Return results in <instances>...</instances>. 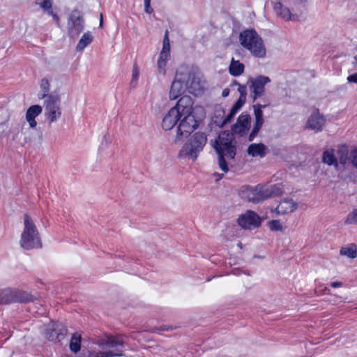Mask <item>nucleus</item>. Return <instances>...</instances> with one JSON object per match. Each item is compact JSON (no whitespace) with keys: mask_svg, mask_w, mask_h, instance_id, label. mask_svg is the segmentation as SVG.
<instances>
[{"mask_svg":"<svg viewBox=\"0 0 357 357\" xmlns=\"http://www.w3.org/2000/svg\"><path fill=\"white\" fill-rule=\"evenodd\" d=\"M67 333L66 328L59 322L51 323L45 333L46 338L50 341H61L63 340Z\"/></svg>","mask_w":357,"mask_h":357,"instance_id":"obj_13","label":"nucleus"},{"mask_svg":"<svg viewBox=\"0 0 357 357\" xmlns=\"http://www.w3.org/2000/svg\"><path fill=\"white\" fill-rule=\"evenodd\" d=\"M207 137L203 132H195L192 138L186 142L180 150L178 156L180 158H188L195 160L205 144Z\"/></svg>","mask_w":357,"mask_h":357,"instance_id":"obj_7","label":"nucleus"},{"mask_svg":"<svg viewBox=\"0 0 357 357\" xmlns=\"http://www.w3.org/2000/svg\"><path fill=\"white\" fill-rule=\"evenodd\" d=\"M264 199L278 196L282 194V190L280 185H262Z\"/></svg>","mask_w":357,"mask_h":357,"instance_id":"obj_24","label":"nucleus"},{"mask_svg":"<svg viewBox=\"0 0 357 357\" xmlns=\"http://www.w3.org/2000/svg\"><path fill=\"white\" fill-rule=\"evenodd\" d=\"M39 3L40 7L45 11L46 10H50L52 7V0H41Z\"/></svg>","mask_w":357,"mask_h":357,"instance_id":"obj_36","label":"nucleus"},{"mask_svg":"<svg viewBox=\"0 0 357 357\" xmlns=\"http://www.w3.org/2000/svg\"><path fill=\"white\" fill-rule=\"evenodd\" d=\"M345 223L349 225L357 223V209L353 210V211L347 215Z\"/></svg>","mask_w":357,"mask_h":357,"instance_id":"obj_33","label":"nucleus"},{"mask_svg":"<svg viewBox=\"0 0 357 357\" xmlns=\"http://www.w3.org/2000/svg\"><path fill=\"white\" fill-rule=\"evenodd\" d=\"M238 222L243 229H253L261 225V219L257 213L250 210L238 218Z\"/></svg>","mask_w":357,"mask_h":357,"instance_id":"obj_12","label":"nucleus"},{"mask_svg":"<svg viewBox=\"0 0 357 357\" xmlns=\"http://www.w3.org/2000/svg\"><path fill=\"white\" fill-rule=\"evenodd\" d=\"M239 195L242 199L253 203L264 200L261 185L255 187L243 186L240 190Z\"/></svg>","mask_w":357,"mask_h":357,"instance_id":"obj_11","label":"nucleus"},{"mask_svg":"<svg viewBox=\"0 0 357 357\" xmlns=\"http://www.w3.org/2000/svg\"><path fill=\"white\" fill-rule=\"evenodd\" d=\"M268 226L272 231H282V225L279 220H273L268 222Z\"/></svg>","mask_w":357,"mask_h":357,"instance_id":"obj_34","label":"nucleus"},{"mask_svg":"<svg viewBox=\"0 0 357 357\" xmlns=\"http://www.w3.org/2000/svg\"><path fill=\"white\" fill-rule=\"evenodd\" d=\"M250 119L249 114L242 113L238 117L236 123L232 126V132L240 136L246 135L250 128Z\"/></svg>","mask_w":357,"mask_h":357,"instance_id":"obj_15","label":"nucleus"},{"mask_svg":"<svg viewBox=\"0 0 357 357\" xmlns=\"http://www.w3.org/2000/svg\"><path fill=\"white\" fill-rule=\"evenodd\" d=\"M331 286L333 288H337V287H340L342 286V282H333L331 283Z\"/></svg>","mask_w":357,"mask_h":357,"instance_id":"obj_45","label":"nucleus"},{"mask_svg":"<svg viewBox=\"0 0 357 357\" xmlns=\"http://www.w3.org/2000/svg\"><path fill=\"white\" fill-rule=\"evenodd\" d=\"M236 113H237L236 112H235V111L234 112V110L231 109L229 114L227 116H225V118H223L222 116L225 114L224 110H222V109L217 110L215 112V114L216 119L214 120V122L218 126L222 127L225 124L231 122V121L233 119V118L236 114Z\"/></svg>","mask_w":357,"mask_h":357,"instance_id":"obj_21","label":"nucleus"},{"mask_svg":"<svg viewBox=\"0 0 357 357\" xmlns=\"http://www.w3.org/2000/svg\"><path fill=\"white\" fill-rule=\"evenodd\" d=\"M192 99L188 96H183L162 119V127L165 130L173 128L180 120L176 136V141L187 137L198 126V123L192 115Z\"/></svg>","mask_w":357,"mask_h":357,"instance_id":"obj_1","label":"nucleus"},{"mask_svg":"<svg viewBox=\"0 0 357 357\" xmlns=\"http://www.w3.org/2000/svg\"><path fill=\"white\" fill-rule=\"evenodd\" d=\"M50 91V84L47 79L43 78L40 82V94L41 98L47 99V96H50L49 92Z\"/></svg>","mask_w":357,"mask_h":357,"instance_id":"obj_30","label":"nucleus"},{"mask_svg":"<svg viewBox=\"0 0 357 357\" xmlns=\"http://www.w3.org/2000/svg\"><path fill=\"white\" fill-rule=\"evenodd\" d=\"M170 57V53L161 52L160 53L158 60L163 61H168Z\"/></svg>","mask_w":357,"mask_h":357,"instance_id":"obj_42","label":"nucleus"},{"mask_svg":"<svg viewBox=\"0 0 357 357\" xmlns=\"http://www.w3.org/2000/svg\"><path fill=\"white\" fill-rule=\"evenodd\" d=\"M233 85H236L238 86V84H240L239 83H238L236 81H234L232 84Z\"/></svg>","mask_w":357,"mask_h":357,"instance_id":"obj_49","label":"nucleus"},{"mask_svg":"<svg viewBox=\"0 0 357 357\" xmlns=\"http://www.w3.org/2000/svg\"><path fill=\"white\" fill-rule=\"evenodd\" d=\"M16 303V289H5L0 291V303Z\"/></svg>","mask_w":357,"mask_h":357,"instance_id":"obj_23","label":"nucleus"},{"mask_svg":"<svg viewBox=\"0 0 357 357\" xmlns=\"http://www.w3.org/2000/svg\"><path fill=\"white\" fill-rule=\"evenodd\" d=\"M229 95V89H227V88H226V89H223L222 93V97L226 98V97H227Z\"/></svg>","mask_w":357,"mask_h":357,"instance_id":"obj_47","label":"nucleus"},{"mask_svg":"<svg viewBox=\"0 0 357 357\" xmlns=\"http://www.w3.org/2000/svg\"><path fill=\"white\" fill-rule=\"evenodd\" d=\"M236 141L234 133L229 131L221 132L218 137L211 144L215 149L218 155V165L224 172L229 171L228 160H234L236 154Z\"/></svg>","mask_w":357,"mask_h":357,"instance_id":"obj_2","label":"nucleus"},{"mask_svg":"<svg viewBox=\"0 0 357 357\" xmlns=\"http://www.w3.org/2000/svg\"><path fill=\"white\" fill-rule=\"evenodd\" d=\"M102 15H100V26L101 27L102 26Z\"/></svg>","mask_w":357,"mask_h":357,"instance_id":"obj_48","label":"nucleus"},{"mask_svg":"<svg viewBox=\"0 0 357 357\" xmlns=\"http://www.w3.org/2000/svg\"><path fill=\"white\" fill-rule=\"evenodd\" d=\"M92 34L89 31L84 33L79 40L76 50L77 51H82L88 45L92 42Z\"/></svg>","mask_w":357,"mask_h":357,"instance_id":"obj_27","label":"nucleus"},{"mask_svg":"<svg viewBox=\"0 0 357 357\" xmlns=\"http://www.w3.org/2000/svg\"><path fill=\"white\" fill-rule=\"evenodd\" d=\"M347 81L349 82H352V83H356L357 84V73H354L352 75H350L348 77H347Z\"/></svg>","mask_w":357,"mask_h":357,"instance_id":"obj_43","label":"nucleus"},{"mask_svg":"<svg viewBox=\"0 0 357 357\" xmlns=\"http://www.w3.org/2000/svg\"><path fill=\"white\" fill-rule=\"evenodd\" d=\"M271 82L268 76L259 75L256 77H250L247 82L249 88L250 97L252 102L262 98L266 93L265 86Z\"/></svg>","mask_w":357,"mask_h":357,"instance_id":"obj_8","label":"nucleus"},{"mask_svg":"<svg viewBox=\"0 0 357 357\" xmlns=\"http://www.w3.org/2000/svg\"><path fill=\"white\" fill-rule=\"evenodd\" d=\"M145 12L151 14L153 12V9L151 7V0H144Z\"/></svg>","mask_w":357,"mask_h":357,"instance_id":"obj_41","label":"nucleus"},{"mask_svg":"<svg viewBox=\"0 0 357 357\" xmlns=\"http://www.w3.org/2000/svg\"><path fill=\"white\" fill-rule=\"evenodd\" d=\"M80 345H81V337L80 335H78L77 334H74L71 338L70 342V350L74 352L77 353L80 349Z\"/></svg>","mask_w":357,"mask_h":357,"instance_id":"obj_31","label":"nucleus"},{"mask_svg":"<svg viewBox=\"0 0 357 357\" xmlns=\"http://www.w3.org/2000/svg\"><path fill=\"white\" fill-rule=\"evenodd\" d=\"M273 9L278 16L281 17L284 20H297L298 16L291 14L288 8L284 7L282 3L275 2L273 4Z\"/></svg>","mask_w":357,"mask_h":357,"instance_id":"obj_17","label":"nucleus"},{"mask_svg":"<svg viewBox=\"0 0 357 357\" xmlns=\"http://www.w3.org/2000/svg\"><path fill=\"white\" fill-rule=\"evenodd\" d=\"M238 91L240 93L239 98H243L244 100H246V98H247V86L246 85L238 84Z\"/></svg>","mask_w":357,"mask_h":357,"instance_id":"obj_38","label":"nucleus"},{"mask_svg":"<svg viewBox=\"0 0 357 357\" xmlns=\"http://www.w3.org/2000/svg\"><path fill=\"white\" fill-rule=\"evenodd\" d=\"M98 349L92 347L88 357H117L123 356L124 341L121 335H106L96 342Z\"/></svg>","mask_w":357,"mask_h":357,"instance_id":"obj_3","label":"nucleus"},{"mask_svg":"<svg viewBox=\"0 0 357 357\" xmlns=\"http://www.w3.org/2000/svg\"><path fill=\"white\" fill-rule=\"evenodd\" d=\"M34 301V297L27 292L16 289V303H28Z\"/></svg>","mask_w":357,"mask_h":357,"instance_id":"obj_28","label":"nucleus"},{"mask_svg":"<svg viewBox=\"0 0 357 357\" xmlns=\"http://www.w3.org/2000/svg\"><path fill=\"white\" fill-rule=\"evenodd\" d=\"M139 77V69L137 64H134L132 67V79L130 82V85L132 87L135 88L137 85V81Z\"/></svg>","mask_w":357,"mask_h":357,"instance_id":"obj_32","label":"nucleus"},{"mask_svg":"<svg viewBox=\"0 0 357 357\" xmlns=\"http://www.w3.org/2000/svg\"><path fill=\"white\" fill-rule=\"evenodd\" d=\"M61 116L60 98L56 94H50L45 100V116L50 124L56 122Z\"/></svg>","mask_w":357,"mask_h":357,"instance_id":"obj_9","label":"nucleus"},{"mask_svg":"<svg viewBox=\"0 0 357 357\" xmlns=\"http://www.w3.org/2000/svg\"><path fill=\"white\" fill-rule=\"evenodd\" d=\"M297 208V204L292 199H284L280 202L275 211L278 214L285 215L294 212Z\"/></svg>","mask_w":357,"mask_h":357,"instance_id":"obj_18","label":"nucleus"},{"mask_svg":"<svg viewBox=\"0 0 357 357\" xmlns=\"http://www.w3.org/2000/svg\"><path fill=\"white\" fill-rule=\"evenodd\" d=\"M167 61H163L161 60H158L157 62V66L158 70L160 74L165 75L166 73V66H167Z\"/></svg>","mask_w":357,"mask_h":357,"instance_id":"obj_35","label":"nucleus"},{"mask_svg":"<svg viewBox=\"0 0 357 357\" xmlns=\"http://www.w3.org/2000/svg\"><path fill=\"white\" fill-rule=\"evenodd\" d=\"M20 245L22 248L31 250L43 246L38 230L33 220L27 215L24 216V229L21 234Z\"/></svg>","mask_w":357,"mask_h":357,"instance_id":"obj_4","label":"nucleus"},{"mask_svg":"<svg viewBox=\"0 0 357 357\" xmlns=\"http://www.w3.org/2000/svg\"><path fill=\"white\" fill-rule=\"evenodd\" d=\"M161 52L170 53V43L169 44H162V49Z\"/></svg>","mask_w":357,"mask_h":357,"instance_id":"obj_44","label":"nucleus"},{"mask_svg":"<svg viewBox=\"0 0 357 357\" xmlns=\"http://www.w3.org/2000/svg\"><path fill=\"white\" fill-rule=\"evenodd\" d=\"M43 108L38 105L31 106L26 111V120L29 123L30 128H34L37 126V122L35 120L36 117L41 114Z\"/></svg>","mask_w":357,"mask_h":357,"instance_id":"obj_19","label":"nucleus"},{"mask_svg":"<svg viewBox=\"0 0 357 357\" xmlns=\"http://www.w3.org/2000/svg\"><path fill=\"white\" fill-rule=\"evenodd\" d=\"M245 101H246V100L239 98L231 109H233L234 112L235 111V112H238L239 111V109L245 104Z\"/></svg>","mask_w":357,"mask_h":357,"instance_id":"obj_37","label":"nucleus"},{"mask_svg":"<svg viewBox=\"0 0 357 357\" xmlns=\"http://www.w3.org/2000/svg\"><path fill=\"white\" fill-rule=\"evenodd\" d=\"M322 161L328 165L337 167L338 162L335 155V150L332 149L326 150L323 153Z\"/></svg>","mask_w":357,"mask_h":357,"instance_id":"obj_25","label":"nucleus"},{"mask_svg":"<svg viewBox=\"0 0 357 357\" xmlns=\"http://www.w3.org/2000/svg\"><path fill=\"white\" fill-rule=\"evenodd\" d=\"M263 104L257 103L253 105V109H257L259 110H262L267 107H268L271 104V102L268 99H263Z\"/></svg>","mask_w":357,"mask_h":357,"instance_id":"obj_39","label":"nucleus"},{"mask_svg":"<svg viewBox=\"0 0 357 357\" xmlns=\"http://www.w3.org/2000/svg\"><path fill=\"white\" fill-rule=\"evenodd\" d=\"M84 20L81 12L77 9L73 10L68 19L67 29L70 38L77 36L84 29Z\"/></svg>","mask_w":357,"mask_h":357,"instance_id":"obj_10","label":"nucleus"},{"mask_svg":"<svg viewBox=\"0 0 357 357\" xmlns=\"http://www.w3.org/2000/svg\"><path fill=\"white\" fill-rule=\"evenodd\" d=\"M340 163L346 165L351 162L357 168V149H353L350 152L346 146H342L339 148L337 153Z\"/></svg>","mask_w":357,"mask_h":357,"instance_id":"obj_14","label":"nucleus"},{"mask_svg":"<svg viewBox=\"0 0 357 357\" xmlns=\"http://www.w3.org/2000/svg\"><path fill=\"white\" fill-rule=\"evenodd\" d=\"M196 85V77L193 73H176L171 86L169 98L171 100L178 98L184 93L186 89L192 93V91L197 89Z\"/></svg>","mask_w":357,"mask_h":357,"instance_id":"obj_6","label":"nucleus"},{"mask_svg":"<svg viewBox=\"0 0 357 357\" xmlns=\"http://www.w3.org/2000/svg\"><path fill=\"white\" fill-rule=\"evenodd\" d=\"M268 149L264 144H252L248 146V153L252 157L264 158L267 153Z\"/></svg>","mask_w":357,"mask_h":357,"instance_id":"obj_22","label":"nucleus"},{"mask_svg":"<svg viewBox=\"0 0 357 357\" xmlns=\"http://www.w3.org/2000/svg\"><path fill=\"white\" fill-rule=\"evenodd\" d=\"M254 114L255 118V122L251 133L249 135V141H252L259 132L263 123V111L254 109Z\"/></svg>","mask_w":357,"mask_h":357,"instance_id":"obj_20","label":"nucleus"},{"mask_svg":"<svg viewBox=\"0 0 357 357\" xmlns=\"http://www.w3.org/2000/svg\"><path fill=\"white\" fill-rule=\"evenodd\" d=\"M241 45L248 50L251 54L257 58H264L266 49L259 35L253 29L242 31L239 36Z\"/></svg>","mask_w":357,"mask_h":357,"instance_id":"obj_5","label":"nucleus"},{"mask_svg":"<svg viewBox=\"0 0 357 357\" xmlns=\"http://www.w3.org/2000/svg\"><path fill=\"white\" fill-rule=\"evenodd\" d=\"M162 44H169V39L168 37V31H166Z\"/></svg>","mask_w":357,"mask_h":357,"instance_id":"obj_46","label":"nucleus"},{"mask_svg":"<svg viewBox=\"0 0 357 357\" xmlns=\"http://www.w3.org/2000/svg\"><path fill=\"white\" fill-rule=\"evenodd\" d=\"M325 123L324 116H321L318 112H314L309 117L307 123V127L316 132L321 131Z\"/></svg>","mask_w":357,"mask_h":357,"instance_id":"obj_16","label":"nucleus"},{"mask_svg":"<svg viewBox=\"0 0 357 357\" xmlns=\"http://www.w3.org/2000/svg\"><path fill=\"white\" fill-rule=\"evenodd\" d=\"M245 66L239 61L233 58L229 67V73L235 77L241 75L244 71Z\"/></svg>","mask_w":357,"mask_h":357,"instance_id":"obj_26","label":"nucleus"},{"mask_svg":"<svg viewBox=\"0 0 357 357\" xmlns=\"http://www.w3.org/2000/svg\"><path fill=\"white\" fill-rule=\"evenodd\" d=\"M45 12H46L48 15H51L54 20L56 22L57 25H59V16L53 11L52 7L50 8V10H46Z\"/></svg>","mask_w":357,"mask_h":357,"instance_id":"obj_40","label":"nucleus"},{"mask_svg":"<svg viewBox=\"0 0 357 357\" xmlns=\"http://www.w3.org/2000/svg\"><path fill=\"white\" fill-rule=\"evenodd\" d=\"M340 253L341 255L347 256L349 258L354 259L357 257V248L355 245L341 248Z\"/></svg>","mask_w":357,"mask_h":357,"instance_id":"obj_29","label":"nucleus"}]
</instances>
